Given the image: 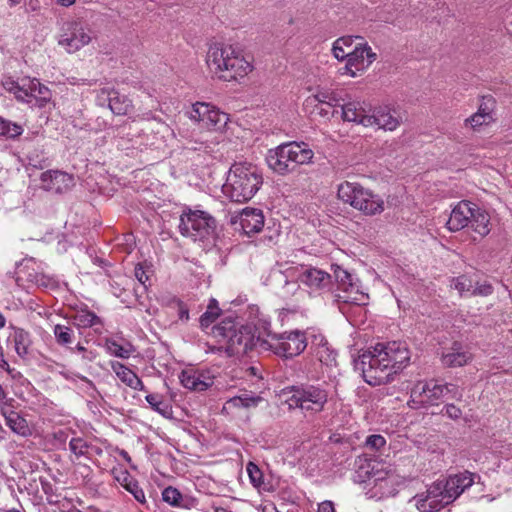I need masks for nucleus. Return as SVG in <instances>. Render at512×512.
<instances>
[{"mask_svg":"<svg viewBox=\"0 0 512 512\" xmlns=\"http://www.w3.org/2000/svg\"><path fill=\"white\" fill-rule=\"evenodd\" d=\"M409 361L410 351L406 343H377L358 357L355 369L361 371L366 383L379 386L392 381L393 376L404 369Z\"/></svg>","mask_w":512,"mask_h":512,"instance_id":"f257e3e1","label":"nucleus"},{"mask_svg":"<svg viewBox=\"0 0 512 512\" xmlns=\"http://www.w3.org/2000/svg\"><path fill=\"white\" fill-rule=\"evenodd\" d=\"M206 63L211 73L224 81L238 80L252 72L250 57L233 45L213 43L206 54Z\"/></svg>","mask_w":512,"mask_h":512,"instance_id":"f03ea898","label":"nucleus"},{"mask_svg":"<svg viewBox=\"0 0 512 512\" xmlns=\"http://www.w3.org/2000/svg\"><path fill=\"white\" fill-rule=\"evenodd\" d=\"M262 183V175L256 166L235 163L228 171L222 191L231 201L242 203L252 199Z\"/></svg>","mask_w":512,"mask_h":512,"instance_id":"7ed1b4c3","label":"nucleus"},{"mask_svg":"<svg viewBox=\"0 0 512 512\" xmlns=\"http://www.w3.org/2000/svg\"><path fill=\"white\" fill-rule=\"evenodd\" d=\"M263 320L259 321L258 335L250 325L237 327L231 320H223L213 328L216 337H221L226 342V349L231 355L246 354L249 350L257 347L263 350L262 341L266 340V333L262 328Z\"/></svg>","mask_w":512,"mask_h":512,"instance_id":"20e7f679","label":"nucleus"},{"mask_svg":"<svg viewBox=\"0 0 512 512\" xmlns=\"http://www.w3.org/2000/svg\"><path fill=\"white\" fill-rule=\"evenodd\" d=\"M314 152L305 142L291 141L269 149L266 155L268 167L276 174L287 175L299 165L313 162Z\"/></svg>","mask_w":512,"mask_h":512,"instance_id":"39448f33","label":"nucleus"},{"mask_svg":"<svg viewBox=\"0 0 512 512\" xmlns=\"http://www.w3.org/2000/svg\"><path fill=\"white\" fill-rule=\"evenodd\" d=\"M338 198L366 216L381 214L385 209L382 197L356 182L345 181L338 185Z\"/></svg>","mask_w":512,"mask_h":512,"instance_id":"423d86ee","label":"nucleus"},{"mask_svg":"<svg viewBox=\"0 0 512 512\" xmlns=\"http://www.w3.org/2000/svg\"><path fill=\"white\" fill-rule=\"evenodd\" d=\"M262 328L266 333V340L261 342L263 351H272L278 356L292 358L300 355L308 345V338L303 331L293 330L282 334L272 333L269 321H263Z\"/></svg>","mask_w":512,"mask_h":512,"instance_id":"0eeeda50","label":"nucleus"},{"mask_svg":"<svg viewBox=\"0 0 512 512\" xmlns=\"http://www.w3.org/2000/svg\"><path fill=\"white\" fill-rule=\"evenodd\" d=\"M332 269L337 283L336 302L341 313L347 315L350 305H366L369 297L361 290L359 280L341 266L333 265Z\"/></svg>","mask_w":512,"mask_h":512,"instance_id":"6e6552de","label":"nucleus"},{"mask_svg":"<svg viewBox=\"0 0 512 512\" xmlns=\"http://www.w3.org/2000/svg\"><path fill=\"white\" fill-rule=\"evenodd\" d=\"M178 227L183 236L195 242H210L214 239L216 220L205 211L188 209L181 214Z\"/></svg>","mask_w":512,"mask_h":512,"instance_id":"1a4fd4ad","label":"nucleus"},{"mask_svg":"<svg viewBox=\"0 0 512 512\" xmlns=\"http://www.w3.org/2000/svg\"><path fill=\"white\" fill-rule=\"evenodd\" d=\"M327 401L328 392L320 385L293 386L286 399L290 409L299 408L310 414L321 412Z\"/></svg>","mask_w":512,"mask_h":512,"instance_id":"9d476101","label":"nucleus"},{"mask_svg":"<svg viewBox=\"0 0 512 512\" xmlns=\"http://www.w3.org/2000/svg\"><path fill=\"white\" fill-rule=\"evenodd\" d=\"M16 282L19 286H35L42 289L54 290L58 281L44 273L43 264L34 258L23 259L16 268Z\"/></svg>","mask_w":512,"mask_h":512,"instance_id":"9b49d317","label":"nucleus"},{"mask_svg":"<svg viewBox=\"0 0 512 512\" xmlns=\"http://www.w3.org/2000/svg\"><path fill=\"white\" fill-rule=\"evenodd\" d=\"M89 26L80 19H73L63 23L57 37V43L67 53H74L88 45L92 39Z\"/></svg>","mask_w":512,"mask_h":512,"instance_id":"f8f14e48","label":"nucleus"},{"mask_svg":"<svg viewBox=\"0 0 512 512\" xmlns=\"http://www.w3.org/2000/svg\"><path fill=\"white\" fill-rule=\"evenodd\" d=\"M185 116L196 123L200 129L218 131L224 128L229 120L228 115L217 107L206 102H196L185 111Z\"/></svg>","mask_w":512,"mask_h":512,"instance_id":"ddd939ff","label":"nucleus"},{"mask_svg":"<svg viewBox=\"0 0 512 512\" xmlns=\"http://www.w3.org/2000/svg\"><path fill=\"white\" fill-rule=\"evenodd\" d=\"M442 397L443 390L440 388L439 381L421 380L412 387L408 406L412 409H420L437 404Z\"/></svg>","mask_w":512,"mask_h":512,"instance_id":"4468645a","label":"nucleus"},{"mask_svg":"<svg viewBox=\"0 0 512 512\" xmlns=\"http://www.w3.org/2000/svg\"><path fill=\"white\" fill-rule=\"evenodd\" d=\"M441 489L436 481L427 488L426 492L414 496L411 501L415 502L419 512H438L450 504Z\"/></svg>","mask_w":512,"mask_h":512,"instance_id":"2eb2a0df","label":"nucleus"},{"mask_svg":"<svg viewBox=\"0 0 512 512\" xmlns=\"http://www.w3.org/2000/svg\"><path fill=\"white\" fill-rule=\"evenodd\" d=\"M377 58L371 47L366 42H358L355 44L344 66L342 74H349L352 77L356 76L355 70H363L370 66Z\"/></svg>","mask_w":512,"mask_h":512,"instance_id":"dca6fc26","label":"nucleus"},{"mask_svg":"<svg viewBox=\"0 0 512 512\" xmlns=\"http://www.w3.org/2000/svg\"><path fill=\"white\" fill-rule=\"evenodd\" d=\"M476 474L469 471H463L457 474L450 475L446 480L437 481L439 486L448 500L449 503L455 501L466 489L471 487L474 482Z\"/></svg>","mask_w":512,"mask_h":512,"instance_id":"f3484780","label":"nucleus"},{"mask_svg":"<svg viewBox=\"0 0 512 512\" xmlns=\"http://www.w3.org/2000/svg\"><path fill=\"white\" fill-rule=\"evenodd\" d=\"M40 180L43 189L57 194L69 191L75 184L72 175L59 170L43 172Z\"/></svg>","mask_w":512,"mask_h":512,"instance_id":"a211bd4d","label":"nucleus"},{"mask_svg":"<svg viewBox=\"0 0 512 512\" xmlns=\"http://www.w3.org/2000/svg\"><path fill=\"white\" fill-rule=\"evenodd\" d=\"M298 281L315 293L330 291L332 286L331 275L317 268L304 269L299 274Z\"/></svg>","mask_w":512,"mask_h":512,"instance_id":"6ab92c4d","label":"nucleus"},{"mask_svg":"<svg viewBox=\"0 0 512 512\" xmlns=\"http://www.w3.org/2000/svg\"><path fill=\"white\" fill-rule=\"evenodd\" d=\"M472 360V353L467 345L454 341L449 347H444L441 362L445 367H462Z\"/></svg>","mask_w":512,"mask_h":512,"instance_id":"aec40b11","label":"nucleus"},{"mask_svg":"<svg viewBox=\"0 0 512 512\" xmlns=\"http://www.w3.org/2000/svg\"><path fill=\"white\" fill-rule=\"evenodd\" d=\"M98 101L100 104L108 103V106L115 115H126L132 109V101L118 91L110 88H103L98 92Z\"/></svg>","mask_w":512,"mask_h":512,"instance_id":"412c9836","label":"nucleus"},{"mask_svg":"<svg viewBox=\"0 0 512 512\" xmlns=\"http://www.w3.org/2000/svg\"><path fill=\"white\" fill-rule=\"evenodd\" d=\"M475 204L470 201H460L452 209L446 222L450 231H459L469 226Z\"/></svg>","mask_w":512,"mask_h":512,"instance_id":"4be33fe9","label":"nucleus"},{"mask_svg":"<svg viewBox=\"0 0 512 512\" xmlns=\"http://www.w3.org/2000/svg\"><path fill=\"white\" fill-rule=\"evenodd\" d=\"M311 350L315 357L323 364L329 366L336 362L337 352L329 345L327 339L319 332L312 331Z\"/></svg>","mask_w":512,"mask_h":512,"instance_id":"5701e85b","label":"nucleus"},{"mask_svg":"<svg viewBox=\"0 0 512 512\" xmlns=\"http://www.w3.org/2000/svg\"><path fill=\"white\" fill-rule=\"evenodd\" d=\"M237 223L246 235L258 233L264 226V215L260 209L245 208L234 222V224Z\"/></svg>","mask_w":512,"mask_h":512,"instance_id":"b1692460","label":"nucleus"},{"mask_svg":"<svg viewBox=\"0 0 512 512\" xmlns=\"http://www.w3.org/2000/svg\"><path fill=\"white\" fill-rule=\"evenodd\" d=\"M400 125L398 117L394 116L386 108H378L370 112L369 118L364 120V127H375L387 131H393Z\"/></svg>","mask_w":512,"mask_h":512,"instance_id":"393cba45","label":"nucleus"},{"mask_svg":"<svg viewBox=\"0 0 512 512\" xmlns=\"http://www.w3.org/2000/svg\"><path fill=\"white\" fill-rule=\"evenodd\" d=\"M371 110L365 102L350 101L340 107V114L344 121L364 126V120L369 118Z\"/></svg>","mask_w":512,"mask_h":512,"instance_id":"a878e982","label":"nucleus"},{"mask_svg":"<svg viewBox=\"0 0 512 512\" xmlns=\"http://www.w3.org/2000/svg\"><path fill=\"white\" fill-rule=\"evenodd\" d=\"M266 281L267 285L284 297L293 295L298 289L297 282L289 280L287 274L279 269L272 270Z\"/></svg>","mask_w":512,"mask_h":512,"instance_id":"bb28decb","label":"nucleus"},{"mask_svg":"<svg viewBox=\"0 0 512 512\" xmlns=\"http://www.w3.org/2000/svg\"><path fill=\"white\" fill-rule=\"evenodd\" d=\"M181 384L190 390L205 391L213 385V379L193 369L184 370L180 374Z\"/></svg>","mask_w":512,"mask_h":512,"instance_id":"cd10ccee","label":"nucleus"},{"mask_svg":"<svg viewBox=\"0 0 512 512\" xmlns=\"http://www.w3.org/2000/svg\"><path fill=\"white\" fill-rule=\"evenodd\" d=\"M112 371L116 374V376L123 382L125 385L130 387L133 390L137 391H146V388L142 382V380L134 373L131 369H129L124 364L118 361H112L110 363Z\"/></svg>","mask_w":512,"mask_h":512,"instance_id":"c85d7f7f","label":"nucleus"},{"mask_svg":"<svg viewBox=\"0 0 512 512\" xmlns=\"http://www.w3.org/2000/svg\"><path fill=\"white\" fill-rule=\"evenodd\" d=\"M73 323L79 329L93 328L96 333H101L103 328L102 319L87 308L75 313Z\"/></svg>","mask_w":512,"mask_h":512,"instance_id":"c756f323","label":"nucleus"},{"mask_svg":"<svg viewBox=\"0 0 512 512\" xmlns=\"http://www.w3.org/2000/svg\"><path fill=\"white\" fill-rule=\"evenodd\" d=\"M2 414L5 418L6 425L17 435L22 437H29L32 435V430L27 420L22 417L18 412L7 409L3 410Z\"/></svg>","mask_w":512,"mask_h":512,"instance_id":"7c9ffc66","label":"nucleus"},{"mask_svg":"<svg viewBox=\"0 0 512 512\" xmlns=\"http://www.w3.org/2000/svg\"><path fill=\"white\" fill-rule=\"evenodd\" d=\"M12 333L9 335V339L14 344V349L17 355L21 358H25L29 353V348L32 344L31 335L28 331L23 328L11 327Z\"/></svg>","mask_w":512,"mask_h":512,"instance_id":"2f4dec72","label":"nucleus"},{"mask_svg":"<svg viewBox=\"0 0 512 512\" xmlns=\"http://www.w3.org/2000/svg\"><path fill=\"white\" fill-rule=\"evenodd\" d=\"M469 226L475 233H477L481 237L488 235L490 232L489 214L475 204L473 209V217H471Z\"/></svg>","mask_w":512,"mask_h":512,"instance_id":"473e14b6","label":"nucleus"},{"mask_svg":"<svg viewBox=\"0 0 512 512\" xmlns=\"http://www.w3.org/2000/svg\"><path fill=\"white\" fill-rule=\"evenodd\" d=\"M355 40H363L360 36H343L335 40L332 47L334 57L340 61L347 60Z\"/></svg>","mask_w":512,"mask_h":512,"instance_id":"72a5a7b5","label":"nucleus"},{"mask_svg":"<svg viewBox=\"0 0 512 512\" xmlns=\"http://www.w3.org/2000/svg\"><path fill=\"white\" fill-rule=\"evenodd\" d=\"M104 347L109 355L122 359H128L135 351L131 343L125 342L122 344L112 338L105 340Z\"/></svg>","mask_w":512,"mask_h":512,"instance_id":"f704fd0d","label":"nucleus"},{"mask_svg":"<svg viewBox=\"0 0 512 512\" xmlns=\"http://www.w3.org/2000/svg\"><path fill=\"white\" fill-rule=\"evenodd\" d=\"M27 82L32 84V91L30 94L32 103H30V105L37 107L45 106L51 98L50 90L45 85L41 84L38 79H32V81Z\"/></svg>","mask_w":512,"mask_h":512,"instance_id":"c9c22d12","label":"nucleus"},{"mask_svg":"<svg viewBox=\"0 0 512 512\" xmlns=\"http://www.w3.org/2000/svg\"><path fill=\"white\" fill-rule=\"evenodd\" d=\"M162 499L169 505L177 508L189 509L191 500L183 496L180 491L172 486L166 487L162 492Z\"/></svg>","mask_w":512,"mask_h":512,"instance_id":"e433bc0d","label":"nucleus"},{"mask_svg":"<svg viewBox=\"0 0 512 512\" xmlns=\"http://www.w3.org/2000/svg\"><path fill=\"white\" fill-rule=\"evenodd\" d=\"M263 400L259 395L252 392H244L240 395L234 396L227 401V404L235 408H254Z\"/></svg>","mask_w":512,"mask_h":512,"instance_id":"4c0bfd02","label":"nucleus"},{"mask_svg":"<svg viewBox=\"0 0 512 512\" xmlns=\"http://www.w3.org/2000/svg\"><path fill=\"white\" fill-rule=\"evenodd\" d=\"M27 81H32V79L22 78L20 81L11 82V86L8 89L15 95L18 100L30 104L32 103V99H30L32 84L28 83Z\"/></svg>","mask_w":512,"mask_h":512,"instance_id":"58836bf2","label":"nucleus"},{"mask_svg":"<svg viewBox=\"0 0 512 512\" xmlns=\"http://www.w3.org/2000/svg\"><path fill=\"white\" fill-rule=\"evenodd\" d=\"M336 101L335 96L329 91H319L314 95H311L306 98L304 102V106L306 109H309L313 106L326 105L328 107H334V102Z\"/></svg>","mask_w":512,"mask_h":512,"instance_id":"ea45409f","label":"nucleus"},{"mask_svg":"<svg viewBox=\"0 0 512 512\" xmlns=\"http://www.w3.org/2000/svg\"><path fill=\"white\" fill-rule=\"evenodd\" d=\"M23 131L24 129L20 124L0 116V137L16 139L23 133Z\"/></svg>","mask_w":512,"mask_h":512,"instance_id":"a19ab883","label":"nucleus"},{"mask_svg":"<svg viewBox=\"0 0 512 512\" xmlns=\"http://www.w3.org/2000/svg\"><path fill=\"white\" fill-rule=\"evenodd\" d=\"M474 280L466 275H461L453 278L450 283V287L457 290L460 296L470 297L472 296Z\"/></svg>","mask_w":512,"mask_h":512,"instance_id":"79ce46f5","label":"nucleus"},{"mask_svg":"<svg viewBox=\"0 0 512 512\" xmlns=\"http://www.w3.org/2000/svg\"><path fill=\"white\" fill-rule=\"evenodd\" d=\"M53 334L56 343L60 346L68 347L70 344L73 343L74 331L69 326L57 324L53 328Z\"/></svg>","mask_w":512,"mask_h":512,"instance_id":"37998d69","label":"nucleus"},{"mask_svg":"<svg viewBox=\"0 0 512 512\" xmlns=\"http://www.w3.org/2000/svg\"><path fill=\"white\" fill-rule=\"evenodd\" d=\"M220 315V308L216 299H211L207 310L200 317V325L203 328L209 327Z\"/></svg>","mask_w":512,"mask_h":512,"instance_id":"c03bdc74","label":"nucleus"},{"mask_svg":"<svg viewBox=\"0 0 512 512\" xmlns=\"http://www.w3.org/2000/svg\"><path fill=\"white\" fill-rule=\"evenodd\" d=\"M150 407L163 416H167L171 409L169 405L163 400V397L159 394H148L145 397Z\"/></svg>","mask_w":512,"mask_h":512,"instance_id":"a18cd8bd","label":"nucleus"},{"mask_svg":"<svg viewBox=\"0 0 512 512\" xmlns=\"http://www.w3.org/2000/svg\"><path fill=\"white\" fill-rule=\"evenodd\" d=\"M374 485L378 486L382 494L392 493L393 490L388 489L395 483V476L388 472H380L378 476H374Z\"/></svg>","mask_w":512,"mask_h":512,"instance_id":"49530a36","label":"nucleus"},{"mask_svg":"<svg viewBox=\"0 0 512 512\" xmlns=\"http://www.w3.org/2000/svg\"><path fill=\"white\" fill-rule=\"evenodd\" d=\"M88 448V443L81 437L72 438L69 442V449L77 458L86 455Z\"/></svg>","mask_w":512,"mask_h":512,"instance_id":"de8ad7c7","label":"nucleus"},{"mask_svg":"<svg viewBox=\"0 0 512 512\" xmlns=\"http://www.w3.org/2000/svg\"><path fill=\"white\" fill-rule=\"evenodd\" d=\"M124 488L128 492H130L138 502H140V503L146 502L145 493L135 479L128 478V482L126 484H124Z\"/></svg>","mask_w":512,"mask_h":512,"instance_id":"09e8293b","label":"nucleus"},{"mask_svg":"<svg viewBox=\"0 0 512 512\" xmlns=\"http://www.w3.org/2000/svg\"><path fill=\"white\" fill-rule=\"evenodd\" d=\"M494 99L491 96L482 98V101L478 107L477 113H480L484 118L493 121V110H494Z\"/></svg>","mask_w":512,"mask_h":512,"instance_id":"8fccbe9b","label":"nucleus"},{"mask_svg":"<svg viewBox=\"0 0 512 512\" xmlns=\"http://www.w3.org/2000/svg\"><path fill=\"white\" fill-rule=\"evenodd\" d=\"M250 481L254 487H260L263 484V474L258 466L252 462H249L246 467Z\"/></svg>","mask_w":512,"mask_h":512,"instance_id":"3c124183","label":"nucleus"},{"mask_svg":"<svg viewBox=\"0 0 512 512\" xmlns=\"http://www.w3.org/2000/svg\"><path fill=\"white\" fill-rule=\"evenodd\" d=\"M312 110H310L311 114L318 115L325 119H330L331 117H334L335 115L339 114V110L335 109L334 107H328L326 105H319V106H313L311 107Z\"/></svg>","mask_w":512,"mask_h":512,"instance_id":"603ef678","label":"nucleus"},{"mask_svg":"<svg viewBox=\"0 0 512 512\" xmlns=\"http://www.w3.org/2000/svg\"><path fill=\"white\" fill-rule=\"evenodd\" d=\"M71 353L81 354V359L88 363L93 362L97 357V352L93 350H87L82 344L78 343L75 347H69Z\"/></svg>","mask_w":512,"mask_h":512,"instance_id":"864d4df0","label":"nucleus"},{"mask_svg":"<svg viewBox=\"0 0 512 512\" xmlns=\"http://www.w3.org/2000/svg\"><path fill=\"white\" fill-rule=\"evenodd\" d=\"M491 122L492 121L484 118V116L480 113L475 112L473 115L465 119L464 124L465 126H469L473 130H476L483 125H488Z\"/></svg>","mask_w":512,"mask_h":512,"instance_id":"5fc2aeb1","label":"nucleus"},{"mask_svg":"<svg viewBox=\"0 0 512 512\" xmlns=\"http://www.w3.org/2000/svg\"><path fill=\"white\" fill-rule=\"evenodd\" d=\"M366 447L371 450L378 451L386 445V439L379 434H373L367 437Z\"/></svg>","mask_w":512,"mask_h":512,"instance_id":"6e6d98bb","label":"nucleus"},{"mask_svg":"<svg viewBox=\"0 0 512 512\" xmlns=\"http://www.w3.org/2000/svg\"><path fill=\"white\" fill-rule=\"evenodd\" d=\"M492 292L493 287L488 282L484 281L480 283L474 281L472 296H488L492 294Z\"/></svg>","mask_w":512,"mask_h":512,"instance_id":"4d7b16f0","label":"nucleus"},{"mask_svg":"<svg viewBox=\"0 0 512 512\" xmlns=\"http://www.w3.org/2000/svg\"><path fill=\"white\" fill-rule=\"evenodd\" d=\"M440 388H442V390H443V397L445 395L450 394L451 398L459 400L463 396L462 391L459 389L458 386H456L454 384H451V383L442 384V383H440Z\"/></svg>","mask_w":512,"mask_h":512,"instance_id":"13d9d810","label":"nucleus"},{"mask_svg":"<svg viewBox=\"0 0 512 512\" xmlns=\"http://www.w3.org/2000/svg\"><path fill=\"white\" fill-rule=\"evenodd\" d=\"M444 414L449 417L450 419L457 420L461 418L462 411L459 407L455 406L454 404H447L444 406Z\"/></svg>","mask_w":512,"mask_h":512,"instance_id":"bf43d9fd","label":"nucleus"},{"mask_svg":"<svg viewBox=\"0 0 512 512\" xmlns=\"http://www.w3.org/2000/svg\"><path fill=\"white\" fill-rule=\"evenodd\" d=\"M175 303H176L177 308H178V317H179V319L181 321H188L189 320V309L186 306V304H184V302H182L179 299L175 300Z\"/></svg>","mask_w":512,"mask_h":512,"instance_id":"052dcab7","label":"nucleus"},{"mask_svg":"<svg viewBox=\"0 0 512 512\" xmlns=\"http://www.w3.org/2000/svg\"><path fill=\"white\" fill-rule=\"evenodd\" d=\"M135 277L143 285H145L146 282L148 281V276H147L145 270L143 269V267H141V266L135 267Z\"/></svg>","mask_w":512,"mask_h":512,"instance_id":"680f3d73","label":"nucleus"},{"mask_svg":"<svg viewBox=\"0 0 512 512\" xmlns=\"http://www.w3.org/2000/svg\"><path fill=\"white\" fill-rule=\"evenodd\" d=\"M26 12H36L40 9L38 0H25Z\"/></svg>","mask_w":512,"mask_h":512,"instance_id":"e2e57ef3","label":"nucleus"},{"mask_svg":"<svg viewBox=\"0 0 512 512\" xmlns=\"http://www.w3.org/2000/svg\"><path fill=\"white\" fill-rule=\"evenodd\" d=\"M131 142V147L134 149H141L142 146H146L147 143H144L143 141V135H137L135 138L129 139Z\"/></svg>","mask_w":512,"mask_h":512,"instance_id":"0e129e2a","label":"nucleus"},{"mask_svg":"<svg viewBox=\"0 0 512 512\" xmlns=\"http://www.w3.org/2000/svg\"><path fill=\"white\" fill-rule=\"evenodd\" d=\"M318 512H335L334 504L332 501H323L319 504Z\"/></svg>","mask_w":512,"mask_h":512,"instance_id":"69168bd1","label":"nucleus"},{"mask_svg":"<svg viewBox=\"0 0 512 512\" xmlns=\"http://www.w3.org/2000/svg\"><path fill=\"white\" fill-rule=\"evenodd\" d=\"M54 438L56 440H58L59 442L65 443L67 438H68L67 431L59 430V431L55 432L54 433Z\"/></svg>","mask_w":512,"mask_h":512,"instance_id":"338daca9","label":"nucleus"},{"mask_svg":"<svg viewBox=\"0 0 512 512\" xmlns=\"http://www.w3.org/2000/svg\"><path fill=\"white\" fill-rule=\"evenodd\" d=\"M262 512H278L276 506L273 503H266L261 507Z\"/></svg>","mask_w":512,"mask_h":512,"instance_id":"774afa93","label":"nucleus"}]
</instances>
